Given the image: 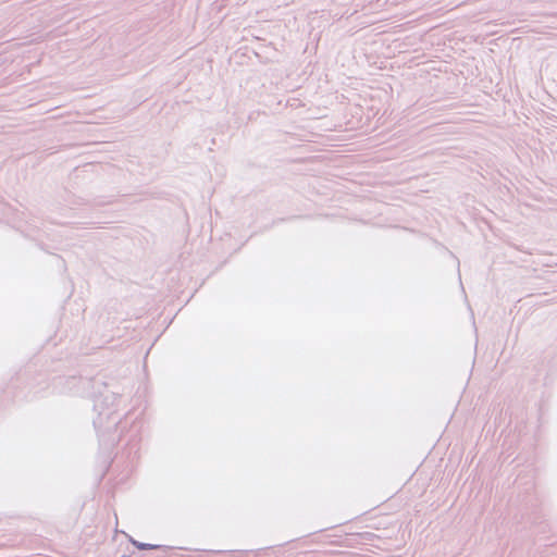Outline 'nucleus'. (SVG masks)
Masks as SVG:
<instances>
[{"label": "nucleus", "mask_w": 557, "mask_h": 557, "mask_svg": "<svg viewBox=\"0 0 557 557\" xmlns=\"http://www.w3.org/2000/svg\"><path fill=\"white\" fill-rule=\"evenodd\" d=\"M115 400H117V397L111 394L95 401L94 408L98 414L94 419V425L101 435L115 432L122 421V416L117 412L114 405Z\"/></svg>", "instance_id": "1"}, {"label": "nucleus", "mask_w": 557, "mask_h": 557, "mask_svg": "<svg viewBox=\"0 0 557 557\" xmlns=\"http://www.w3.org/2000/svg\"><path fill=\"white\" fill-rule=\"evenodd\" d=\"M131 543H132V544H133L137 549H140V550H144V549H156V550H161L163 554H162L161 556H157V557H168V552H170V550L172 549V547H171V546L143 543V542L136 541V540H134V539H131Z\"/></svg>", "instance_id": "2"}, {"label": "nucleus", "mask_w": 557, "mask_h": 557, "mask_svg": "<svg viewBox=\"0 0 557 557\" xmlns=\"http://www.w3.org/2000/svg\"><path fill=\"white\" fill-rule=\"evenodd\" d=\"M66 384L70 386V388L89 385L90 380L84 379L82 376H69L65 379Z\"/></svg>", "instance_id": "3"}, {"label": "nucleus", "mask_w": 557, "mask_h": 557, "mask_svg": "<svg viewBox=\"0 0 557 557\" xmlns=\"http://www.w3.org/2000/svg\"><path fill=\"white\" fill-rule=\"evenodd\" d=\"M122 557H131V556L123 555Z\"/></svg>", "instance_id": "4"}]
</instances>
